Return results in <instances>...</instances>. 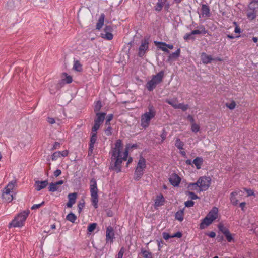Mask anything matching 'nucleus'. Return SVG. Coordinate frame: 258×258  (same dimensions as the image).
Masks as SVG:
<instances>
[{"instance_id": "obj_22", "label": "nucleus", "mask_w": 258, "mask_h": 258, "mask_svg": "<svg viewBox=\"0 0 258 258\" xmlns=\"http://www.w3.org/2000/svg\"><path fill=\"white\" fill-rule=\"evenodd\" d=\"M210 9L209 7L205 4L202 5L201 14L203 17H208L210 16Z\"/></svg>"}, {"instance_id": "obj_24", "label": "nucleus", "mask_w": 258, "mask_h": 258, "mask_svg": "<svg viewBox=\"0 0 258 258\" xmlns=\"http://www.w3.org/2000/svg\"><path fill=\"white\" fill-rule=\"evenodd\" d=\"M155 45L164 52L169 53V51L166 46V43L162 42L154 41Z\"/></svg>"}, {"instance_id": "obj_51", "label": "nucleus", "mask_w": 258, "mask_h": 258, "mask_svg": "<svg viewBox=\"0 0 258 258\" xmlns=\"http://www.w3.org/2000/svg\"><path fill=\"white\" fill-rule=\"evenodd\" d=\"M194 205V202L192 201H187L185 203V205L187 207H192Z\"/></svg>"}, {"instance_id": "obj_32", "label": "nucleus", "mask_w": 258, "mask_h": 258, "mask_svg": "<svg viewBox=\"0 0 258 258\" xmlns=\"http://www.w3.org/2000/svg\"><path fill=\"white\" fill-rule=\"evenodd\" d=\"M183 216H184L183 210L178 211L175 214V219L179 221H183Z\"/></svg>"}, {"instance_id": "obj_1", "label": "nucleus", "mask_w": 258, "mask_h": 258, "mask_svg": "<svg viewBox=\"0 0 258 258\" xmlns=\"http://www.w3.org/2000/svg\"><path fill=\"white\" fill-rule=\"evenodd\" d=\"M135 145L131 146L127 145L125 149L123 150V146L121 141L118 140L115 142L114 147L112 148L111 151V166L113 170L116 172L121 171V164L123 161L127 160L126 166L132 162L133 159L129 157L127 159L128 153L130 148L136 147Z\"/></svg>"}, {"instance_id": "obj_5", "label": "nucleus", "mask_w": 258, "mask_h": 258, "mask_svg": "<svg viewBox=\"0 0 258 258\" xmlns=\"http://www.w3.org/2000/svg\"><path fill=\"white\" fill-rule=\"evenodd\" d=\"M29 213L30 211L28 210L21 212L10 223V226L14 227H21L23 226Z\"/></svg>"}, {"instance_id": "obj_15", "label": "nucleus", "mask_w": 258, "mask_h": 258, "mask_svg": "<svg viewBox=\"0 0 258 258\" xmlns=\"http://www.w3.org/2000/svg\"><path fill=\"white\" fill-rule=\"evenodd\" d=\"M48 184L47 180L45 181H36L35 182L34 186L37 191L45 188Z\"/></svg>"}, {"instance_id": "obj_10", "label": "nucleus", "mask_w": 258, "mask_h": 258, "mask_svg": "<svg viewBox=\"0 0 258 258\" xmlns=\"http://www.w3.org/2000/svg\"><path fill=\"white\" fill-rule=\"evenodd\" d=\"M166 102L171 105L175 109H181L183 111H186L188 109L189 106L187 104L183 103H179L177 98H173L171 99H167Z\"/></svg>"}, {"instance_id": "obj_11", "label": "nucleus", "mask_w": 258, "mask_h": 258, "mask_svg": "<svg viewBox=\"0 0 258 258\" xmlns=\"http://www.w3.org/2000/svg\"><path fill=\"white\" fill-rule=\"evenodd\" d=\"M148 41L146 39L142 40L141 42V45H140L139 48V56L140 57H143L148 50Z\"/></svg>"}, {"instance_id": "obj_13", "label": "nucleus", "mask_w": 258, "mask_h": 258, "mask_svg": "<svg viewBox=\"0 0 258 258\" xmlns=\"http://www.w3.org/2000/svg\"><path fill=\"white\" fill-rule=\"evenodd\" d=\"M169 181L174 186H177L179 184L181 178L177 174H173L169 178Z\"/></svg>"}, {"instance_id": "obj_6", "label": "nucleus", "mask_w": 258, "mask_h": 258, "mask_svg": "<svg viewBox=\"0 0 258 258\" xmlns=\"http://www.w3.org/2000/svg\"><path fill=\"white\" fill-rule=\"evenodd\" d=\"M164 76V72L161 71L156 75L152 76L151 80L148 82L146 84L147 89L151 91L155 89L156 86L161 83Z\"/></svg>"}, {"instance_id": "obj_37", "label": "nucleus", "mask_w": 258, "mask_h": 258, "mask_svg": "<svg viewBox=\"0 0 258 258\" xmlns=\"http://www.w3.org/2000/svg\"><path fill=\"white\" fill-rule=\"evenodd\" d=\"M175 145L179 149H183L184 144L179 139H177Z\"/></svg>"}, {"instance_id": "obj_46", "label": "nucleus", "mask_w": 258, "mask_h": 258, "mask_svg": "<svg viewBox=\"0 0 258 258\" xmlns=\"http://www.w3.org/2000/svg\"><path fill=\"white\" fill-rule=\"evenodd\" d=\"M125 252V249L124 247H121L117 255L116 258H122L123 254Z\"/></svg>"}, {"instance_id": "obj_9", "label": "nucleus", "mask_w": 258, "mask_h": 258, "mask_svg": "<svg viewBox=\"0 0 258 258\" xmlns=\"http://www.w3.org/2000/svg\"><path fill=\"white\" fill-rule=\"evenodd\" d=\"M198 184L200 187V191L207 190L211 182V178L209 176H202L197 180Z\"/></svg>"}, {"instance_id": "obj_35", "label": "nucleus", "mask_w": 258, "mask_h": 258, "mask_svg": "<svg viewBox=\"0 0 258 258\" xmlns=\"http://www.w3.org/2000/svg\"><path fill=\"white\" fill-rule=\"evenodd\" d=\"M141 253L144 258H153L151 252L147 250H142Z\"/></svg>"}, {"instance_id": "obj_40", "label": "nucleus", "mask_w": 258, "mask_h": 258, "mask_svg": "<svg viewBox=\"0 0 258 258\" xmlns=\"http://www.w3.org/2000/svg\"><path fill=\"white\" fill-rule=\"evenodd\" d=\"M191 130L193 132L197 133L200 130V126L195 123H193L191 124Z\"/></svg>"}, {"instance_id": "obj_42", "label": "nucleus", "mask_w": 258, "mask_h": 258, "mask_svg": "<svg viewBox=\"0 0 258 258\" xmlns=\"http://www.w3.org/2000/svg\"><path fill=\"white\" fill-rule=\"evenodd\" d=\"M101 108V103L100 101H97L94 107V111L96 113H98L99 111Z\"/></svg>"}, {"instance_id": "obj_48", "label": "nucleus", "mask_w": 258, "mask_h": 258, "mask_svg": "<svg viewBox=\"0 0 258 258\" xmlns=\"http://www.w3.org/2000/svg\"><path fill=\"white\" fill-rule=\"evenodd\" d=\"M44 204V202H42L41 203L39 204H35L32 207V210H36L37 209H39L40 207H41L42 205H43Z\"/></svg>"}, {"instance_id": "obj_41", "label": "nucleus", "mask_w": 258, "mask_h": 258, "mask_svg": "<svg viewBox=\"0 0 258 258\" xmlns=\"http://www.w3.org/2000/svg\"><path fill=\"white\" fill-rule=\"evenodd\" d=\"M218 228L224 234L229 231V230L222 224H219Z\"/></svg>"}, {"instance_id": "obj_47", "label": "nucleus", "mask_w": 258, "mask_h": 258, "mask_svg": "<svg viewBox=\"0 0 258 258\" xmlns=\"http://www.w3.org/2000/svg\"><path fill=\"white\" fill-rule=\"evenodd\" d=\"M187 194L191 199L195 200L198 198V197L192 191H188Z\"/></svg>"}, {"instance_id": "obj_50", "label": "nucleus", "mask_w": 258, "mask_h": 258, "mask_svg": "<svg viewBox=\"0 0 258 258\" xmlns=\"http://www.w3.org/2000/svg\"><path fill=\"white\" fill-rule=\"evenodd\" d=\"M113 118V115L112 114H109L106 119V124L109 125L110 124V121Z\"/></svg>"}, {"instance_id": "obj_60", "label": "nucleus", "mask_w": 258, "mask_h": 258, "mask_svg": "<svg viewBox=\"0 0 258 258\" xmlns=\"http://www.w3.org/2000/svg\"><path fill=\"white\" fill-rule=\"evenodd\" d=\"M84 203H80L78 204V209H79V212L80 213L81 210H82V209L83 208V207H84Z\"/></svg>"}, {"instance_id": "obj_25", "label": "nucleus", "mask_w": 258, "mask_h": 258, "mask_svg": "<svg viewBox=\"0 0 258 258\" xmlns=\"http://www.w3.org/2000/svg\"><path fill=\"white\" fill-rule=\"evenodd\" d=\"M188 191H196L197 192L200 191V187L198 184L197 182L196 183H189L187 186Z\"/></svg>"}, {"instance_id": "obj_57", "label": "nucleus", "mask_w": 258, "mask_h": 258, "mask_svg": "<svg viewBox=\"0 0 258 258\" xmlns=\"http://www.w3.org/2000/svg\"><path fill=\"white\" fill-rule=\"evenodd\" d=\"M244 190L246 192L248 196H252V195H254V192H253V190H252L251 189H247L245 188Z\"/></svg>"}, {"instance_id": "obj_12", "label": "nucleus", "mask_w": 258, "mask_h": 258, "mask_svg": "<svg viewBox=\"0 0 258 258\" xmlns=\"http://www.w3.org/2000/svg\"><path fill=\"white\" fill-rule=\"evenodd\" d=\"M112 31V28L110 26H106L104 29V32L101 34L102 38L108 40H112L113 38Z\"/></svg>"}, {"instance_id": "obj_56", "label": "nucleus", "mask_w": 258, "mask_h": 258, "mask_svg": "<svg viewBox=\"0 0 258 258\" xmlns=\"http://www.w3.org/2000/svg\"><path fill=\"white\" fill-rule=\"evenodd\" d=\"M105 133L106 135L109 136L111 134V128L110 127H108L107 129L105 130Z\"/></svg>"}, {"instance_id": "obj_27", "label": "nucleus", "mask_w": 258, "mask_h": 258, "mask_svg": "<svg viewBox=\"0 0 258 258\" xmlns=\"http://www.w3.org/2000/svg\"><path fill=\"white\" fill-rule=\"evenodd\" d=\"M105 15L101 14L96 24V29L100 30L104 24Z\"/></svg>"}, {"instance_id": "obj_55", "label": "nucleus", "mask_w": 258, "mask_h": 258, "mask_svg": "<svg viewBox=\"0 0 258 258\" xmlns=\"http://www.w3.org/2000/svg\"><path fill=\"white\" fill-rule=\"evenodd\" d=\"M69 151L68 150H64L62 151H60V156L61 157H66L68 155Z\"/></svg>"}, {"instance_id": "obj_19", "label": "nucleus", "mask_w": 258, "mask_h": 258, "mask_svg": "<svg viewBox=\"0 0 258 258\" xmlns=\"http://www.w3.org/2000/svg\"><path fill=\"white\" fill-rule=\"evenodd\" d=\"M106 236L107 242L109 241H110L111 242H112V240L114 238V232L111 227H108L107 228Z\"/></svg>"}, {"instance_id": "obj_31", "label": "nucleus", "mask_w": 258, "mask_h": 258, "mask_svg": "<svg viewBox=\"0 0 258 258\" xmlns=\"http://www.w3.org/2000/svg\"><path fill=\"white\" fill-rule=\"evenodd\" d=\"M207 33L206 30L203 26H201L198 30H194L191 31V34H206Z\"/></svg>"}, {"instance_id": "obj_59", "label": "nucleus", "mask_w": 258, "mask_h": 258, "mask_svg": "<svg viewBox=\"0 0 258 258\" xmlns=\"http://www.w3.org/2000/svg\"><path fill=\"white\" fill-rule=\"evenodd\" d=\"M181 236H182V234L180 232H177L176 233L172 235L173 238H174V237L180 238V237H181Z\"/></svg>"}, {"instance_id": "obj_63", "label": "nucleus", "mask_w": 258, "mask_h": 258, "mask_svg": "<svg viewBox=\"0 0 258 258\" xmlns=\"http://www.w3.org/2000/svg\"><path fill=\"white\" fill-rule=\"evenodd\" d=\"M207 235L209 237H210L211 238H214L216 236L215 233L214 232H213V231H212V232H210L209 233L207 234Z\"/></svg>"}, {"instance_id": "obj_29", "label": "nucleus", "mask_w": 258, "mask_h": 258, "mask_svg": "<svg viewBox=\"0 0 258 258\" xmlns=\"http://www.w3.org/2000/svg\"><path fill=\"white\" fill-rule=\"evenodd\" d=\"M193 163L196 166L197 169H200L201 168V165L203 163V160L202 158L196 157L193 161Z\"/></svg>"}, {"instance_id": "obj_34", "label": "nucleus", "mask_w": 258, "mask_h": 258, "mask_svg": "<svg viewBox=\"0 0 258 258\" xmlns=\"http://www.w3.org/2000/svg\"><path fill=\"white\" fill-rule=\"evenodd\" d=\"M180 49H178L176 52L171 54L169 56V59H174L175 58H176L177 57H178L180 55Z\"/></svg>"}, {"instance_id": "obj_21", "label": "nucleus", "mask_w": 258, "mask_h": 258, "mask_svg": "<svg viewBox=\"0 0 258 258\" xmlns=\"http://www.w3.org/2000/svg\"><path fill=\"white\" fill-rule=\"evenodd\" d=\"M246 15L248 19H249L250 20H252L256 18L257 15V11L255 9L249 8L247 10Z\"/></svg>"}, {"instance_id": "obj_17", "label": "nucleus", "mask_w": 258, "mask_h": 258, "mask_svg": "<svg viewBox=\"0 0 258 258\" xmlns=\"http://www.w3.org/2000/svg\"><path fill=\"white\" fill-rule=\"evenodd\" d=\"M241 191L237 190L234 192H232L230 195V200L231 204L233 205H237L238 202V200L237 199V196L238 195H240V192Z\"/></svg>"}, {"instance_id": "obj_4", "label": "nucleus", "mask_w": 258, "mask_h": 258, "mask_svg": "<svg viewBox=\"0 0 258 258\" xmlns=\"http://www.w3.org/2000/svg\"><path fill=\"white\" fill-rule=\"evenodd\" d=\"M16 182H10L4 188L2 192V199L5 202L10 203L13 200V194Z\"/></svg>"}, {"instance_id": "obj_52", "label": "nucleus", "mask_w": 258, "mask_h": 258, "mask_svg": "<svg viewBox=\"0 0 258 258\" xmlns=\"http://www.w3.org/2000/svg\"><path fill=\"white\" fill-rule=\"evenodd\" d=\"M233 24L235 26L234 30L235 33L239 34L241 32L240 28L237 26L236 22H233Z\"/></svg>"}, {"instance_id": "obj_20", "label": "nucleus", "mask_w": 258, "mask_h": 258, "mask_svg": "<svg viewBox=\"0 0 258 258\" xmlns=\"http://www.w3.org/2000/svg\"><path fill=\"white\" fill-rule=\"evenodd\" d=\"M201 59L202 62L204 64L209 63L211 62L212 60H213L211 55H208L205 52H203L201 53Z\"/></svg>"}, {"instance_id": "obj_62", "label": "nucleus", "mask_w": 258, "mask_h": 258, "mask_svg": "<svg viewBox=\"0 0 258 258\" xmlns=\"http://www.w3.org/2000/svg\"><path fill=\"white\" fill-rule=\"evenodd\" d=\"M192 35V34H191V32L190 34H186L184 36V38L185 40H188V39H191L192 38L191 37Z\"/></svg>"}, {"instance_id": "obj_43", "label": "nucleus", "mask_w": 258, "mask_h": 258, "mask_svg": "<svg viewBox=\"0 0 258 258\" xmlns=\"http://www.w3.org/2000/svg\"><path fill=\"white\" fill-rule=\"evenodd\" d=\"M226 106L230 109H233L235 108L236 103L235 101H232L230 103H226Z\"/></svg>"}, {"instance_id": "obj_3", "label": "nucleus", "mask_w": 258, "mask_h": 258, "mask_svg": "<svg viewBox=\"0 0 258 258\" xmlns=\"http://www.w3.org/2000/svg\"><path fill=\"white\" fill-rule=\"evenodd\" d=\"M218 215V209L217 207H213L208 213L205 218L202 220L200 224L201 229H205L217 218Z\"/></svg>"}, {"instance_id": "obj_28", "label": "nucleus", "mask_w": 258, "mask_h": 258, "mask_svg": "<svg viewBox=\"0 0 258 258\" xmlns=\"http://www.w3.org/2000/svg\"><path fill=\"white\" fill-rule=\"evenodd\" d=\"M97 139V136L96 133L91 132V137L90 139V143L89 147V150L92 152L94 147V144Z\"/></svg>"}, {"instance_id": "obj_39", "label": "nucleus", "mask_w": 258, "mask_h": 258, "mask_svg": "<svg viewBox=\"0 0 258 258\" xmlns=\"http://www.w3.org/2000/svg\"><path fill=\"white\" fill-rule=\"evenodd\" d=\"M60 157H61L60 151H56L52 155L51 159L53 161H55Z\"/></svg>"}, {"instance_id": "obj_53", "label": "nucleus", "mask_w": 258, "mask_h": 258, "mask_svg": "<svg viewBox=\"0 0 258 258\" xmlns=\"http://www.w3.org/2000/svg\"><path fill=\"white\" fill-rule=\"evenodd\" d=\"M60 145V144L59 143L57 142H55L53 146V147L52 148V150H54L59 148Z\"/></svg>"}, {"instance_id": "obj_36", "label": "nucleus", "mask_w": 258, "mask_h": 258, "mask_svg": "<svg viewBox=\"0 0 258 258\" xmlns=\"http://www.w3.org/2000/svg\"><path fill=\"white\" fill-rule=\"evenodd\" d=\"M164 5L163 2L161 0H159L155 7V9L157 11H160Z\"/></svg>"}, {"instance_id": "obj_64", "label": "nucleus", "mask_w": 258, "mask_h": 258, "mask_svg": "<svg viewBox=\"0 0 258 258\" xmlns=\"http://www.w3.org/2000/svg\"><path fill=\"white\" fill-rule=\"evenodd\" d=\"M246 203L245 202H242L240 204L239 206L241 207L242 210H244Z\"/></svg>"}, {"instance_id": "obj_61", "label": "nucleus", "mask_w": 258, "mask_h": 258, "mask_svg": "<svg viewBox=\"0 0 258 258\" xmlns=\"http://www.w3.org/2000/svg\"><path fill=\"white\" fill-rule=\"evenodd\" d=\"M187 119L190 121L191 124L193 123H195V119H194L193 116H192L191 115H189L187 116Z\"/></svg>"}, {"instance_id": "obj_2", "label": "nucleus", "mask_w": 258, "mask_h": 258, "mask_svg": "<svg viewBox=\"0 0 258 258\" xmlns=\"http://www.w3.org/2000/svg\"><path fill=\"white\" fill-rule=\"evenodd\" d=\"M156 114L155 108L152 105H149L148 110L142 116L141 119V125L143 128L148 127L150 123V121L154 118Z\"/></svg>"}, {"instance_id": "obj_45", "label": "nucleus", "mask_w": 258, "mask_h": 258, "mask_svg": "<svg viewBox=\"0 0 258 258\" xmlns=\"http://www.w3.org/2000/svg\"><path fill=\"white\" fill-rule=\"evenodd\" d=\"M100 125V124L94 122V124L92 128L91 132L96 133L97 130L99 128Z\"/></svg>"}, {"instance_id": "obj_8", "label": "nucleus", "mask_w": 258, "mask_h": 258, "mask_svg": "<svg viewBox=\"0 0 258 258\" xmlns=\"http://www.w3.org/2000/svg\"><path fill=\"white\" fill-rule=\"evenodd\" d=\"M146 167V160L144 158L141 157L139 160L135 171L134 179L138 181L140 179L144 174Z\"/></svg>"}, {"instance_id": "obj_18", "label": "nucleus", "mask_w": 258, "mask_h": 258, "mask_svg": "<svg viewBox=\"0 0 258 258\" xmlns=\"http://www.w3.org/2000/svg\"><path fill=\"white\" fill-rule=\"evenodd\" d=\"M165 199L162 195H160L157 196L154 204V207L155 208L164 205Z\"/></svg>"}, {"instance_id": "obj_33", "label": "nucleus", "mask_w": 258, "mask_h": 258, "mask_svg": "<svg viewBox=\"0 0 258 258\" xmlns=\"http://www.w3.org/2000/svg\"><path fill=\"white\" fill-rule=\"evenodd\" d=\"M66 219L69 221L74 223L77 219V217L74 214L71 212L67 216Z\"/></svg>"}, {"instance_id": "obj_16", "label": "nucleus", "mask_w": 258, "mask_h": 258, "mask_svg": "<svg viewBox=\"0 0 258 258\" xmlns=\"http://www.w3.org/2000/svg\"><path fill=\"white\" fill-rule=\"evenodd\" d=\"M77 193L74 192L72 194H69L68 196L69 201L67 204V206L69 208H71L76 202V200L77 198Z\"/></svg>"}, {"instance_id": "obj_26", "label": "nucleus", "mask_w": 258, "mask_h": 258, "mask_svg": "<svg viewBox=\"0 0 258 258\" xmlns=\"http://www.w3.org/2000/svg\"><path fill=\"white\" fill-rule=\"evenodd\" d=\"M73 69L76 72H81L83 70L82 65L79 60H75L74 61Z\"/></svg>"}, {"instance_id": "obj_49", "label": "nucleus", "mask_w": 258, "mask_h": 258, "mask_svg": "<svg viewBox=\"0 0 258 258\" xmlns=\"http://www.w3.org/2000/svg\"><path fill=\"white\" fill-rule=\"evenodd\" d=\"M163 237L165 239V240H168V239L170 238H173L172 237V235H170L169 233H166V232H164L163 233Z\"/></svg>"}, {"instance_id": "obj_44", "label": "nucleus", "mask_w": 258, "mask_h": 258, "mask_svg": "<svg viewBox=\"0 0 258 258\" xmlns=\"http://www.w3.org/2000/svg\"><path fill=\"white\" fill-rule=\"evenodd\" d=\"M224 235L228 242H231L233 240L232 235L229 231H228L227 233L224 234Z\"/></svg>"}, {"instance_id": "obj_38", "label": "nucleus", "mask_w": 258, "mask_h": 258, "mask_svg": "<svg viewBox=\"0 0 258 258\" xmlns=\"http://www.w3.org/2000/svg\"><path fill=\"white\" fill-rule=\"evenodd\" d=\"M97 227V224L95 223L90 224L88 225V233H91Z\"/></svg>"}, {"instance_id": "obj_7", "label": "nucleus", "mask_w": 258, "mask_h": 258, "mask_svg": "<svg viewBox=\"0 0 258 258\" xmlns=\"http://www.w3.org/2000/svg\"><path fill=\"white\" fill-rule=\"evenodd\" d=\"M96 181L91 180L90 182L91 201L95 208L98 207V195Z\"/></svg>"}, {"instance_id": "obj_23", "label": "nucleus", "mask_w": 258, "mask_h": 258, "mask_svg": "<svg viewBox=\"0 0 258 258\" xmlns=\"http://www.w3.org/2000/svg\"><path fill=\"white\" fill-rule=\"evenodd\" d=\"M105 115L106 114L105 113H96V117L94 122L101 124L105 119Z\"/></svg>"}, {"instance_id": "obj_30", "label": "nucleus", "mask_w": 258, "mask_h": 258, "mask_svg": "<svg viewBox=\"0 0 258 258\" xmlns=\"http://www.w3.org/2000/svg\"><path fill=\"white\" fill-rule=\"evenodd\" d=\"M62 78H63L62 80L67 84L71 83L73 81L72 77L66 73H62Z\"/></svg>"}, {"instance_id": "obj_54", "label": "nucleus", "mask_w": 258, "mask_h": 258, "mask_svg": "<svg viewBox=\"0 0 258 258\" xmlns=\"http://www.w3.org/2000/svg\"><path fill=\"white\" fill-rule=\"evenodd\" d=\"M61 174V171L59 169H57L54 172V176L56 177L59 176Z\"/></svg>"}, {"instance_id": "obj_14", "label": "nucleus", "mask_w": 258, "mask_h": 258, "mask_svg": "<svg viewBox=\"0 0 258 258\" xmlns=\"http://www.w3.org/2000/svg\"><path fill=\"white\" fill-rule=\"evenodd\" d=\"M64 183L63 180H60L59 181L51 183L49 184V190L51 192H54L59 190V188L63 183Z\"/></svg>"}, {"instance_id": "obj_58", "label": "nucleus", "mask_w": 258, "mask_h": 258, "mask_svg": "<svg viewBox=\"0 0 258 258\" xmlns=\"http://www.w3.org/2000/svg\"><path fill=\"white\" fill-rule=\"evenodd\" d=\"M47 121L50 124H54L55 122L54 119L53 118H52V117H48Z\"/></svg>"}]
</instances>
